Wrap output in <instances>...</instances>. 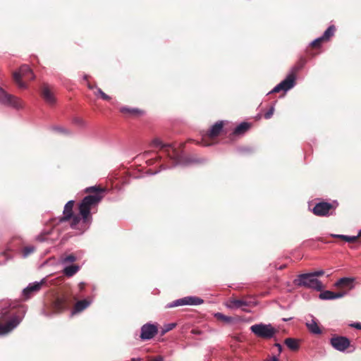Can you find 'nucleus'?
Here are the masks:
<instances>
[{
  "label": "nucleus",
  "mask_w": 361,
  "mask_h": 361,
  "mask_svg": "<svg viewBox=\"0 0 361 361\" xmlns=\"http://www.w3.org/2000/svg\"><path fill=\"white\" fill-rule=\"evenodd\" d=\"M350 326L357 329H361V323L355 322V323L352 324Z\"/></svg>",
  "instance_id": "obj_40"
},
{
  "label": "nucleus",
  "mask_w": 361,
  "mask_h": 361,
  "mask_svg": "<svg viewBox=\"0 0 361 361\" xmlns=\"http://www.w3.org/2000/svg\"><path fill=\"white\" fill-rule=\"evenodd\" d=\"M214 317L218 319H220V320H222L226 323H231L233 322V318L231 317H228V316H226L224 315V314L221 313V312H217V313H215L214 314Z\"/></svg>",
  "instance_id": "obj_28"
},
{
  "label": "nucleus",
  "mask_w": 361,
  "mask_h": 361,
  "mask_svg": "<svg viewBox=\"0 0 361 361\" xmlns=\"http://www.w3.org/2000/svg\"><path fill=\"white\" fill-rule=\"evenodd\" d=\"M54 129L56 131H58L59 133H64V134H68L69 133V132L66 129L63 128V127H55Z\"/></svg>",
  "instance_id": "obj_37"
},
{
  "label": "nucleus",
  "mask_w": 361,
  "mask_h": 361,
  "mask_svg": "<svg viewBox=\"0 0 361 361\" xmlns=\"http://www.w3.org/2000/svg\"><path fill=\"white\" fill-rule=\"evenodd\" d=\"M132 361H141V359L140 357H134L132 359Z\"/></svg>",
  "instance_id": "obj_45"
},
{
  "label": "nucleus",
  "mask_w": 361,
  "mask_h": 361,
  "mask_svg": "<svg viewBox=\"0 0 361 361\" xmlns=\"http://www.w3.org/2000/svg\"><path fill=\"white\" fill-rule=\"evenodd\" d=\"M330 343L334 349L340 352H344L350 346V340L345 336L333 337Z\"/></svg>",
  "instance_id": "obj_12"
},
{
  "label": "nucleus",
  "mask_w": 361,
  "mask_h": 361,
  "mask_svg": "<svg viewBox=\"0 0 361 361\" xmlns=\"http://www.w3.org/2000/svg\"><path fill=\"white\" fill-rule=\"evenodd\" d=\"M251 302L243 299L231 298L226 303V307L231 310L240 309L243 312H250L247 307H250Z\"/></svg>",
  "instance_id": "obj_11"
},
{
  "label": "nucleus",
  "mask_w": 361,
  "mask_h": 361,
  "mask_svg": "<svg viewBox=\"0 0 361 361\" xmlns=\"http://www.w3.org/2000/svg\"><path fill=\"white\" fill-rule=\"evenodd\" d=\"M23 243V240L19 237H14L12 239L11 246H18L20 244Z\"/></svg>",
  "instance_id": "obj_32"
},
{
  "label": "nucleus",
  "mask_w": 361,
  "mask_h": 361,
  "mask_svg": "<svg viewBox=\"0 0 361 361\" xmlns=\"http://www.w3.org/2000/svg\"><path fill=\"white\" fill-rule=\"evenodd\" d=\"M35 75L27 65H23L18 71L13 73V79L18 87L21 89L27 88V85L22 80H33Z\"/></svg>",
  "instance_id": "obj_6"
},
{
  "label": "nucleus",
  "mask_w": 361,
  "mask_h": 361,
  "mask_svg": "<svg viewBox=\"0 0 361 361\" xmlns=\"http://www.w3.org/2000/svg\"><path fill=\"white\" fill-rule=\"evenodd\" d=\"M346 294H347V292H345V291L335 293V298L338 299V298H343Z\"/></svg>",
  "instance_id": "obj_38"
},
{
  "label": "nucleus",
  "mask_w": 361,
  "mask_h": 361,
  "mask_svg": "<svg viewBox=\"0 0 361 361\" xmlns=\"http://www.w3.org/2000/svg\"><path fill=\"white\" fill-rule=\"evenodd\" d=\"M204 303V300L197 296H186L176 300L166 305V308H173L178 306H197Z\"/></svg>",
  "instance_id": "obj_8"
},
{
  "label": "nucleus",
  "mask_w": 361,
  "mask_h": 361,
  "mask_svg": "<svg viewBox=\"0 0 361 361\" xmlns=\"http://www.w3.org/2000/svg\"><path fill=\"white\" fill-rule=\"evenodd\" d=\"M290 319H291V318H289V319H283V321H285V322H286V321H288V320H290Z\"/></svg>",
  "instance_id": "obj_49"
},
{
  "label": "nucleus",
  "mask_w": 361,
  "mask_h": 361,
  "mask_svg": "<svg viewBox=\"0 0 361 361\" xmlns=\"http://www.w3.org/2000/svg\"><path fill=\"white\" fill-rule=\"evenodd\" d=\"M319 298L323 300H335V292L324 290L320 293Z\"/></svg>",
  "instance_id": "obj_24"
},
{
  "label": "nucleus",
  "mask_w": 361,
  "mask_h": 361,
  "mask_svg": "<svg viewBox=\"0 0 361 361\" xmlns=\"http://www.w3.org/2000/svg\"><path fill=\"white\" fill-rule=\"evenodd\" d=\"M11 250H0V265L5 264L11 257Z\"/></svg>",
  "instance_id": "obj_25"
},
{
  "label": "nucleus",
  "mask_w": 361,
  "mask_h": 361,
  "mask_svg": "<svg viewBox=\"0 0 361 361\" xmlns=\"http://www.w3.org/2000/svg\"><path fill=\"white\" fill-rule=\"evenodd\" d=\"M294 283L298 286L310 288L316 290L323 288L322 282L311 274V273L302 274L295 279Z\"/></svg>",
  "instance_id": "obj_4"
},
{
  "label": "nucleus",
  "mask_w": 361,
  "mask_h": 361,
  "mask_svg": "<svg viewBox=\"0 0 361 361\" xmlns=\"http://www.w3.org/2000/svg\"><path fill=\"white\" fill-rule=\"evenodd\" d=\"M92 301L91 300H87V299H84V300L78 301L75 303L73 310L71 311V315H74L75 314L81 312L82 311L85 310L87 307H89L90 305V304L92 303Z\"/></svg>",
  "instance_id": "obj_17"
},
{
  "label": "nucleus",
  "mask_w": 361,
  "mask_h": 361,
  "mask_svg": "<svg viewBox=\"0 0 361 361\" xmlns=\"http://www.w3.org/2000/svg\"><path fill=\"white\" fill-rule=\"evenodd\" d=\"M336 28L334 25L329 26L324 32L323 35L322 36V38L325 41H328L331 37H332L334 35Z\"/></svg>",
  "instance_id": "obj_26"
},
{
  "label": "nucleus",
  "mask_w": 361,
  "mask_h": 361,
  "mask_svg": "<svg viewBox=\"0 0 361 361\" xmlns=\"http://www.w3.org/2000/svg\"><path fill=\"white\" fill-rule=\"evenodd\" d=\"M121 111L123 114H137L141 113V111H140L137 109H133V108H128V107H121Z\"/></svg>",
  "instance_id": "obj_29"
},
{
  "label": "nucleus",
  "mask_w": 361,
  "mask_h": 361,
  "mask_svg": "<svg viewBox=\"0 0 361 361\" xmlns=\"http://www.w3.org/2000/svg\"><path fill=\"white\" fill-rule=\"evenodd\" d=\"M0 307H1L0 318L8 319L5 324H0V336H1L8 334L16 329L20 323L21 318L16 314L11 313L6 302H1Z\"/></svg>",
  "instance_id": "obj_3"
},
{
  "label": "nucleus",
  "mask_w": 361,
  "mask_h": 361,
  "mask_svg": "<svg viewBox=\"0 0 361 361\" xmlns=\"http://www.w3.org/2000/svg\"><path fill=\"white\" fill-rule=\"evenodd\" d=\"M306 326L309 331L313 334H320L322 333L320 328L313 317L311 321L306 322Z\"/></svg>",
  "instance_id": "obj_21"
},
{
  "label": "nucleus",
  "mask_w": 361,
  "mask_h": 361,
  "mask_svg": "<svg viewBox=\"0 0 361 361\" xmlns=\"http://www.w3.org/2000/svg\"><path fill=\"white\" fill-rule=\"evenodd\" d=\"M44 279L40 281L39 282L35 281L33 283H29V285L23 290V296L25 299H28L31 296V295L37 291H38L42 285L44 283Z\"/></svg>",
  "instance_id": "obj_14"
},
{
  "label": "nucleus",
  "mask_w": 361,
  "mask_h": 361,
  "mask_svg": "<svg viewBox=\"0 0 361 361\" xmlns=\"http://www.w3.org/2000/svg\"><path fill=\"white\" fill-rule=\"evenodd\" d=\"M0 103L18 110L23 108V102L19 97L8 94L1 87Z\"/></svg>",
  "instance_id": "obj_7"
},
{
  "label": "nucleus",
  "mask_w": 361,
  "mask_h": 361,
  "mask_svg": "<svg viewBox=\"0 0 361 361\" xmlns=\"http://www.w3.org/2000/svg\"><path fill=\"white\" fill-rule=\"evenodd\" d=\"M295 85V74L292 72L289 73L286 78L282 80L279 84L275 86L271 91L269 92L274 93L280 91L286 92L287 91L292 89Z\"/></svg>",
  "instance_id": "obj_9"
},
{
  "label": "nucleus",
  "mask_w": 361,
  "mask_h": 361,
  "mask_svg": "<svg viewBox=\"0 0 361 361\" xmlns=\"http://www.w3.org/2000/svg\"><path fill=\"white\" fill-rule=\"evenodd\" d=\"M73 122L80 126L83 125L84 123L83 121L79 118H74Z\"/></svg>",
  "instance_id": "obj_39"
},
{
  "label": "nucleus",
  "mask_w": 361,
  "mask_h": 361,
  "mask_svg": "<svg viewBox=\"0 0 361 361\" xmlns=\"http://www.w3.org/2000/svg\"><path fill=\"white\" fill-rule=\"evenodd\" d=\"M84 286H85V283H83V282H80V283H79V288H80V290H83V288H84Z\"/></svg>",
  "instance_id": "obj_43"
},
{
  "label": "nucleus",
  "mask_w": 361,
  "mask_h": 361,
  "mask_svg": "<svg viewBox=\"0 0 361 361\" xmlns=\"http://www.w3.org/2000/svg\"><path fill=\"white\" fill-rule=\"evenodd\" d=\"M284 343L291 350H296L299 348L298 340L293 338H288L285 339Z\"/></svg>",
  "instance_id": "obj_23"
},
{
  "label": "nucleus",
  "mask_w": 361,
  "mask_h": 361,
  "mask_svg": "<svg viewBox=\"0 0 361 361\" xmlns=\"http://www.w3.org/2000/svg\"><path fill=\"white\" fill-rule=\"evenodd\" d=\"M274 106H271L265 114H264V118L266 119H269L270 118L273 114H274Z\"/></svg>",
  "instance_id": "obj_33"
},
{
  "label": "nucleus",
  "mask_w": 361,
  "mask_h": 361,
  "mask_svg": "<svg viewBox=\"0 0 361 361\" xmlns=\"http://www.w3.org/2000/svg\"><path fill=\"white\" fill-rule=\"evenodd\" d=\"M42 95L45 102L50 105H53L56 102V98L51 91L47 85H44L42 89Z\"/></svg>",
  "instance_id": "obj_18"
},
{
  "label": "nucleus",
  "mask_w": 361,
  "mask_h": 361,
  "mask_svg": "<svg viewBox=\"0 0 361 361\" xmlns=\"http://www.w3.org/2000/svg\"><path fill=\"white\" fill-rule=\"evenodd\" d=\"M76 260V257L73 255H69L65 256L61 259V263L62 265L71 264Z\"/></svg>",
  "instance_id": "obj_27"
},
{
  "label": "nucleus",
  "mask_w": 361,
  "mask_h": 361,
  "mask_svg": "<svg viewBox=\"0 0 361 361\" xmlns=\"http://www.w3.org/2000/svg\"><path fill=\"white\" fill-rule=\"evenodd\" d=\"M250 127L248 123L243 122L235 127L233 132V135H243Z\"/></svg>",
  "instance_id": "obj_22"
},
{
  "label": "nucleus",
  "mask_w": 361,
  "mask_h": 361,
  "mask_svg": "<svg viewBox=\"0 0 361 361\" xmlns=\"http://www.w3.org/2000/svg\"><path fill=\"white\" fill-rule=\"evenodd\" d=\"M35 250H23L21 255L23 257L25 258L31 255Z\"/></svg>",
  "instance_id": "obj_35"
},
{
  "label": "nucleus",
  "mask_w": 361,
  "mask_h": 361,
  "mask_svg": "<svg viewBox=\"0 0 361 361\" xmlns=\"http://www.w3.org/2000/svg\"><path fill=\"white\" fill-rule=\"evenodd\" d=\"M269 361H279L276 356L271 357Z\"/></svg>",
  "instance_id": "obj_44"
},
{
  "label": "nucleus",
  "mask_w": 361,
  "mask_h": 361,
  "mask_svg": "<svg viewBox=\"0 0 361 361\" xmlns=\"http://www.w3.org/2000/svg\"><path fill=\"white\" fill-rule=\"evenodd\" d=\"M334 237L340 238L348 243L361 242V230L356 235H334Z\"/></svg>",
  "instance_id": "obj_20"
},
{
  "label": "nucleus",
  "mask_w": 361,
  "mask_h": 361,
  "mask_svg": "<svg viewBox=\"0 0 361 361\" xmlns=\"http://www.w3.org/2000/svg\"><path fill=\"white\" fill-rule=\"evenodd\" d=\"M158 332L157 325L147 323L141 327L140 338L142 341L152 339Z\"/></svg>",
  "instance_id": "obj_10"
},
{
  "label": "nucleus",
  "mask_w": 361,
  "mask_h": 361,
  "mask_svg": "<svg viewBox=\"0 0 361 361\" xmlns=\"http://www.w3.org/2000/svg\"><path fill=\"white\" fill-rule=\"evenodd\" d=\"M87 87L90 90H92L94 88V86H92V85H90V83H87Z\"/></svg>",
  "instance_id": "obj_46"
},
{
  "label": "nucleus",
  "mask_w": 361,
  "mask_h": 361,
  "mask_svg": "<svg viewBox=\"0 0 361 361\" xmlns=\"http://www.w3.org/2000/svg\"><path fill=\"white\" fill-rule=\"evenodd\" d=\"M96 95H100L101 97L104 100L110 99V97L105 94L100 88H97V92H95Z\"/></svg>",
  "instance_id": "obj_31"
},
{
  "label": "nucleus",
  "mask_w": 361,
  "mask_h": 361,
  "mask_svg": "<svg viewBox=\"0 0 361 361\" xmlns=\"http://www.w3.org/2000/svg\"><path fill=\"white\" fill-rule=\"evenodd\" d=\"M153 147H159L164 151L168 157L172 161L173 164L171 167L177 166H186L190 161L180 154L173 144H164L159 139L155 138L152 140Z\"/></svg>",
  "instance_id": "obj_2"
},
{
  "label": "nucleus",
  "mask_w": 361,
  "mask_h": 361,
  "mask_svg": "<svg viewBox=\"0 0 361 361\" xmlns=\"http://www.w3.org/2000/svg\"><path fill=\"white\" fill-rule=\"evenodd\" d=\"M324 272L323 270H319V271L311 272V274L314 276V278H316L317 276H322L324 274Z\"/></svg>",
  "instance_id": "obj_36"
},
{
  "label": "nucleus",
  "mask_w": 361,
  "mask_h": 361,
  "mask_svg": "<svg viewBox=\"0 0 361 361\" xmlns=\"http://www.w3.org/2000/svg\"><path fill=\"white\" fill-rule=\"evenodd\" d=\"M151 361H164V357L161 355H159V356H157L153 360H152Z\"/></svg>",
  "instance_id": "obj_42"
},
{
  "label": "nucleus",
  "mask_w": 361,
  "mask_h": 361,
  "mask_svg": "<svg viewBox=\"0 0 361 361\" xmlns=\"http://www.w3.org/2000/svg\"><path fill=\"white\" fill-rule=\"evenodd\" d=\"M331 208L332 204L330 203L319 202L314 206L312 211L314 214L317 216H326L329 214Z\"/></svg>",
  "instance_id": "obj_15"
},
{
  "label": "nucleus",
  "mask_w": 361,
  "mask_h": 361,
  "mask_svg": "<svg viewBox=\"0 0 361 361\" xmlns=\"http://www.w3.org/2000/svg\"><path fill=\"white\" fill-rule=\"evenodd\" d=\"M354 281V278L343 277L339 279L335 283L334 286L338 288H348L350 290H352L355 288Z\"/></svg>",
  "instance_id": "obj_16"
},
{
  "label": "nucleus",
  "mask_w": 361,
  "mask_h": 361,
  "mask_svg": "<svg viewBox=\"0 0 361 361\" xmlns=\"http://www.w3.org/2000/svg\"><path fill=\"white\" fill-rule=\"evenodd\" d=\"M57 302H58L59 303H62V302H63L61 300H58V301H57Z\"/></svg>",
  "instance_id": "obj_51"
},
{
  "label": "nucleus",
  "mask_w": 361,
  "mask_h": 361,
  "mask_svg": "<svg viewBox=\"0 0 361 361\" xmlns=\"http://www.w3.org/2000/svg\"><path fill=\"white\" fill-rule=\"evenodd\" d=\"M63 266V274L68 277L74 276L80 270V266L77 264H66Z\"/></svg>",
  "instance_id": "obj_19"
},
{
  "label": "nucleus",
  "mask_w": 361,
  "mask_h": 361,
  "mask_svg": "<svg viewBox=\"0 0 361 361\" xmlns=\"http://www.w3.org/2000/svg\"><path fill=\"white\" fill-rule=\"evenodd\" d=\"M324 41H325V40H324V38H322V37L321 36V37H318V38L315 39L314 41H312V42H311V45H312V46H318V45H319V44H320V43H321L322 42H324Z\"/></svg>",
  "instance_id": "obj_34"
},
{
  "label": "nucleus",
  "mask_w": 361,
  "mask_h": 361,
  "mask_svg": "<svg viewBox=\"0 0 361 361\" xmlns=\"http://www.w3.org/2000/svg\"><path fill=\"white\" fill-rule=\"evenodd\" d=\"M224 126L223 121H218L215 123L210 129L203 135L202 138V145L204 146H210L212 144L204 141V137L207 136L210 139H212L216 136H218L220 133L222 131Z\"/></svg>",
  "instance_id": "obj_13"
},
{
  "label": "nucleus",
  "mask_w": 361,
  "mask_h": 361,
  "mask_svg": "<svg viewBox=\"0 0 361 361\" xmlns=\"http://www.w3.org/2000/svg\"><path fill=\"white\" fill-rule=\"evenodd\" d=\"M176 324L175 323H169L164 326V329L162 330V334H164L165 333L172 330Z\"/></svg>",
  "instance_id": "obj_30"
},
{
  "label": "nucleus",
  "mask_w": 361,
  "mask_h": 361,
  "mask_svg": "<svg viewBox=\"0 0 361 361\" xmlns=\"http://www.w3.org/2000/svg\"><path fill=\"white\" fill-rule=\"evenodd\" d=\"M250 329L257 337L264 339L272 338L277 331L272 324L264 323L252 325Z\"/></svg>",
  "instance_id": "obj_5"
},
{
  "label": "nucleus",
  "mask_w": 361,
  "mask_h": 361,
  "mask_svg": "<svg viewBox=\"0 0 361 361\" xmlns=\"http://www.w3.org/2000/svg\"><path fill=\"white\" fill-rule=\"evenodd\" d=\"M87 77H88V76H87V75H84V79H85V80H87Z\"/></svg>",
  "instance_id": "obj_50"
},
{
  "label": "nucleus",
  "mask_w": 361,
  "mask_h": 361,
  "mask_svg": "<svg viewBox=\"0 0 361 361\" xmlns=\"http://www.w3.org/2000/svg\"><path fill=\"white\" fill-rule=\"evenodd\" d=\"M286 267L285 265H283V266L279 267V269H283V267Z\"/></svg>",
  "instance_id": "obj_48"
},
{
  "label": "nucleus",
  "mask_w": 361,
  "mask_h": 361,
  "mask_svg": "<svg viewBox=\"0 0 361 361\" xmlns=\"http://www.w3.org/2000/svg\"><path fill=\"white\" fill-rule=\"evenodd\" d=\"M274 346L277 348L279 353H281L282 351V345L280 343H276L274 344Z\"/></svg>",
  "instance_id": "obj_41"
},
{
  "label": "nucleus",
  "mask_w": 361,
  "mask_h": 361,
  "mask_svg": "<svg viewBox=\"0 0 361 361\" xmlns=\"http://www.w3.org/2000/svg\"><path fill=\"white\" fill-rule=\"evenodd\" d=\"M86 192H94L85 197L79 204V215L73 216V207L75 202L68 201L63 209V216L54 218L45 225L42 233L36 237V240L40 242L45 240L54 241L59 238L61 232L68 228L75 230V234H82L88 229L91 222V209L96 207L102 200L104 190L96 186H92L85 189Z\"/></svg>",
  "instance_id": "obj_1"
},
{
  "label": "nucleus",
  "mask_w": 361,
  "mask_h": 361,
  "mask_svg": "<svg viewBox=\"0 0 361 361\" xmlns=\"http://www.w3.org/2000/svg\"><path fill=\"white\" fill-rule=\"evenodd\" d=\"M20 248H25V249H27V248H33L32 247H30V246H25V245H23Z\"/></svg>",
  "instance_id": "obj_47"
}]
</instances>
